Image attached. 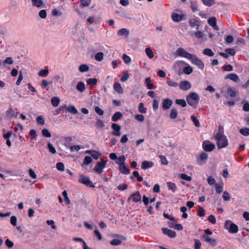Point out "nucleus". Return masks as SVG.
Segmentation results:
<instances>
[{
    "label": "nucleus",
    "mask_w": 249,
    "mask_h": 249,
    "mask_svg": "<svg viewBox=\"0 0 249 249\" xmlns=\"http://www.w3.org/2000/svg\"><path fill=\"white\" fill-rule=\"evenodd\" d=\"M193 71V68L189 65L185 67L183 69V72L186 74H190Z\"/></svg>",
    "instance_id": "c9c22d12"
},
{
    "label": "nucleus",
    "mask_w": 249,
    "mask_h": 249,
    "mask_svg": "<svg viewBox=\"0 0 249 249\" xmlns=\"http://www.w3.org/2000/svg\"><path fill=\"white\" fill-rule=\"evenodd\" d=\"M233 40V37L231 35H228L225 38V41L227 44L232 43Z\"/></svg>",
    "instance_id": "864d4df0"
},
{
    "label": "nucleus",
    "mask_w": 249,
    "mask_h": 249,
    "mask_svg": "<svg viewBox=\"0 0 249 249\" xmlns=\"http://www.w3.org/2000/svg\"><path fill=\"white\" fill-rule=\"evenodd\" d=\"M203 239L205 241L208 243L210 245L212 246H215L217 244L216 240L215 239H212L208 236L203 234L202 236Z\"/></svg>",
    "instance_id": "2eb2a0df"
},
{
    "label": "nucleus",
    "mask_w": 249,
    "mask_h": 249,
    "mask_svg": "<svg viewBox=\"0 0 249 249\" xmlns=\"http://www.w3.org/2000/svg\"><path fill=\"white\" fill-rule=\"evenodd\" d=\"M163 234L167 235L170 238H175L176 235V232L175 231L171 230L167 228H163L161 229Z\"/></svg>",
    "instance_id": "f8f14e48"
},
{
    "label": "nucleus",
    "mask_w": 249,
    "mask_h": 249,
    "mask_svg": "<svg viewBox=\"0 0 249 249\" xmlns=\"http://www.w3.org/2000/svg\"><path fill=\"white\" fill-rule=\"evenodd\" d=\"M119 171L120 172L124 175H128L130 173V170L128 168L125 164L119 165Z\"/></svg>",
    "instance_id": "5701e85b"
},
{
    "label": "nucleus",
    "mask_w": 249,
    "mask_h": 249,
    "mask_svg": "<svg viewBox=\"0 0 249 249\" xmlns=\"http://www.w3.org/2000/svg\"><path fill=\"white\" fill-rule=\"evenodd\" d=\"M226 53L230 54L231 56H234L236 52L234 49L228 48L225 50Z\"/></svg>",
    "instance_id": "13d9d810"
},
{
    "label": "nucleus",
    "mask_w": 249,
    "mask_h": 249,
    "mask_svg": "<svg viewBox=\"0 0 249 249\" xmlns=\"http://www.w3.org/2000/svg\"><path fill=\"white\" fill-rule=\"evenodd\" d=\"M215 190L217 194H221L223 191V187L219 184H215Z\"/></svg>",
    "instance_id": "6e6d98bb"
},
{
    "label": "nucleus",
    "mask_w": 249,
    "mask_h": 249,
    "mask_svg": "<svg viewBox=\"0 0 249 249\" xmlns=\"http://www.w3.org/2000/svg\"><path fill=\"white\" fill-rule=\"evenodd\" d=\"M214 138L216 141V145L218 149L226 147L228 144V140L225 135H214Z\"/></svg>",
    "instance_id": "f03ea898"
},
{
    "label": "nucleus",
    "mask_w": 249,
    "mask_h": 249,
    "mask_svg": "<svg viewBox=\"0 0 249 249\" xmlns=\"http://www.w3.org/2000/svg\"><path fill=\"white\" fill-rule=\"evenodd\" d=\"M159 158L160 159L161 162L163 165H167L168 163V162L166 158L164 156L162 155H160Z\"/></svg>",
    "instance_id": "e2e57ef3"
},
{
    "label": "nucleus",
    "mask_w": 249,
    "mask_h": 249,
    "mask_svg": "<svg viewBox=\"0 0 249 249\" xmlns=\"http://www.w3.org/2000/svg\"><path fill=\"white\" fill-rule=\"evenodd\" d=\"M91 2V0H80L81 6L82 7L89 6Z\"/></svg>",
    "instance_id": "a19ab883"
},
{
    "label": "nucleus",
    "mask_w": 249,
    "mask_h": 249,
    "mask_svg": "<svg viewBox=\"0 0 249 249\" xmlns=\"http://www.w3.org/2000/svg\"><path fill=\"white\" fill-rule=\"evenodd\" d=\"M208 23L211 27L214 26L216 23V19L215 17H211L208 20Z\"/></svg>",
    "instance_id": "ea45409f"
},
{
    "label": "nucleus",
    "mask_w": 249,
    "mask_h": 249,
    "mask_svg": "<svg viewBox=\"0 0 249 249\" xmlns=\"http://www.w3.org/2000/svg\"><path fill=\"white\" fill-rule=\"evenodd\" d=\"M227 93L231 97L233 98L236 96L237 91L233 88L229 87L227 89Z\"/></svg>",
    "instance_id": "4be33fe9"
},
{
    "label": "nucleus",
    "mask_w": 249,
    "mask_h": 249,
    "mask_svg": "<svg viewBox=\"0 0 249 249\" xmlns=\"http://www.w3.org/2000/svg\"><path fill=\"white\" fill-rule=\"evenodd\" d=\"M56 167L59 171H63L65 170L64 164L61 162H57L56 165Z\"/></svg>",
    "instance_id": "8fccbe9b"
},
{
    "label": "nucleus",
    "mask_w": 249,
    "mask_h": 249,
    "mask_svg": "<svg viewBox=\"0 0 249 249\" xmlns=\"http://www.w3.org/2000/svg\"><path fill=\"white\" fill-rule=\"evenodd\" d=\"M168 188L169 190H171L173 193H175L177 190V187L175 183L172 182H169L167 183Z\"/></svg>",
    "instance_id": "72a5a7b5"
},
{
    "label": "nucleus",
    "mask_w": 249,
    "mask_h": 249,
    "mask_svg": "<svg viewBox=\"0 0 249 249\" xmlns=\"http://www.w3.org/2000/svg\"><path fill=\"white\" fill-rule=\"evenodd\" d=\"M116 236L120 239H114L110 241V243L112 246H119L121 244L122 241H126V238L124 235L117 234Z\"/></svg>",
    "instance_id": "9b49d317"
},
{
    "label": "nucleus",
    "mask_w": 249,
    "mask_h": 249,
    "mask_svg": "<svg viewBox=\"0 0 249 249\" xmlns=\"http://www.w3.org/2000/svg\"><path fill=\"white\" fill-rule=\"evenodd\" d=\"M179 88L183 90H187L191 88V84L187 80L181 81L179 84Z\"/></svg>",
    "instance_id": "ddd939ff"
},
{
    "label": "nucleus",
    "mask_w": 249,
    "mask_h": 249,
    "mask_svg": "<svg viewBox=\"0 0 249 249\" xmlns=\"http://www.w3.org/2000/svg\"><path fill=\"white\" fill-rule=\"evenodd\" d=\"M39 16L41 18H45L47 16V12L45 10H41L39 12Z\"/></svg>",
    "instance_id": "774afa93"
},
{
    "label": "nucleus",
    "mask_w": 249,
    "mask_h": 249,
    "mask_svg": "<svg viewBox=\"0 0 249 249\" xmlns=\"http://www.w3.org/2000/svg\"><path fill=\"white\" fill-rule=\"evenodd\" d=\"M145 53L149 58H153L154 56L152 50L150 48H146L145 49Z\"/></svg>",
    "instance_id": "4c0bfd02"
},
{
    "label": "nucleus",
    "mask_w": 249,
    "mask_h": 249,
    "mask_svg": "<svg viewBox=\"0 0 249 249\" xmlns=\"http://www.w3.org/2000/svg\"><path fill=\"white\" fill-rule=\"evenodd\" d=\"M173 102L169 98H166L163 100L162 107L163 110L169 109L172 106Z\"/></svg>",
    "instance_id": "4468645a"
},
{
    "label": "nucleus",
    "mask_w": 249,
    "mask_h": 249,
    "mask_svg": "<svg viewBox=\"0 0 249 249\" xmlns=\"http://www.w3.org/2000/svg\"><path fill=\"white\" fill-rule=\"evenodd\" d=\"M219 135V136L225 135L224 127L221 125H220L219 126L218 132L215 135Z\"/></svg>",
    "instance_id": "4d7b16f0"
},
{
    "label": "nucleus",
    "mask_w": 249,
    "mask_h": 249,
    "mask_svg": "<svg viewBox=\"0 0 249 249\" xmlns=\"http://www.w3.org/2000/svg\"><path fill=\"white\" fill-rule=\"evenodd\" d=\"M123 117V114L120 112H116L112 116L111 119L113 122H116Z\"/></svg>",
    "instance_id": "a878e982"
},
{
    "label": "nucleus",
    "mask_w": 249,
    "mask_h": 249,
    "mask_svg": "<svg viewBox=\"0 0 249 249\" xmlns=\"http://www.w3.org/2000/svg\"><path fill=\"white\" fill-rule=\"evenodd\" d=\"M131 200L132 202L137 203L142 201V196L139 191H137L131 194L127 199V202Z\"/></svg>",
    "instance_id": "6e6552de"
},
{
    "label": "nucleus",
    "mask_w": 249,
    "mask_h": 249,
    "mask_svg": "<svg viewBox=\"0 0 249 249\" xmlns=\"http://www.w3.org/2000/svg\"><path fill=\"white\" fill-rule=\"evenodd\" d=\"M87 83L90 86V88H92L93 87V86L97 84V80L95 78H89L87 80Z\"/></svg>",
    "instance_id": "c85d7f7f"
},
{
    "label": "nucleus",
    "mask_w": 249,
    "mask_h": 249,
    "mask_svg": "<svg viewBox=\"0 0 249 249\" xmlns=\"http://www.w3.org/2000/svg\"><path fill=\"white\" fill-rule=\"evenodd\" d=\"M6 114L7 116L13 117L14 115V111L12 107L9 108L6 111Z\"/></svg>",
    "instance_id": "69168bd1"
},
{
    "label": "nucleus",
    "mask_w": 249,
    "mask_h": 249,
    "mask_svg": "<svg viewBox=\"0 0 249 249\" xmlns=\"http://www.w3.org/2000/svg\"><path fill=\"white\" fill-rule=\"evenodd\" d=\"M154 163L152 161L144 160L142 161L141 165V168L143 170H146L148 168L152 167Z\"/></svg>",
    "instance_id": "aec40b11"
},
{
    "label": "nucleus",
    "mask_w": 249,
    "mask_h": 249,
    "mask_svg": "<svg viewBox=\"0 0 249 249\" xmlns=\"http://www.w3.org/2000/svg\"><path fill=\"white\" fill-rule=\"evenodd\" d=\"M178 114V110L175 108H172L170 113V117L172 119H175L177 117Z\"/></svg>",
    "instance_id": "2f4dec72"
},
{
    "label": "nucleus",
    "mask_w": 249,
    "mask_h": 249,
    "mask_svg": "<svg viewBox=\"0 0 249 249\" xmlns=\"http://www.w3.org/2000/svg\"><path fill=\"white\" fill-rule=\"evenodd\" d=\"M175 103L182 107H185L187 105L186 101L184 99H176Z\"/></svg>",
    "instance_id": "79ce46f5"
},
{
    "label": "nucleus",
    "mask_w": 249,
    "mask_h": 249,
    "mask_svg": "<svg viewBox=\"0 0 249 249\" xmlns=\"http://www.w3.org/2000/svg\"><path fill=\"white\" fill-rule=\"evenodd\" d=\"M107 161L102 159L100 161H98L93 170L98 174H101L103 172V169L106 167Z\"/></svg>",
    "instance_id": "20e7f679"
},
{
    "label": "nucleus",
    "mask_w": 249,
    "mask_h": 249,
    "mask_svg": "<svg viewBox=\"0 0 249 249\" xmlns=\"http://www.w3.org/2000/svg\"><path fill=\"white\" fill-rule=\"evenodd\" d=\"M123 59L125 63L128 64L131 61V58L125 54H124L123 55Z\"/></svg>",
    "instance_id": "680f3d73"
},
{
    "label": "nucleus",
    "mask_w": 249,
    "mask_h": 249,
    "mask_svg": "<svg viewBox=\"0 0 249 249\" xmlns=\"http://www.w3.org/2000/svg\"><path fill=\"white\" fill-rule=\"evenodd\" d=\"M225 79H229L233 82H238L239 81V78L238 76L234 73H230L226 75L225 78Z\"/></svg>",
    "instance_id": "a211bd4d"
},
{
    "label": "nucleus",
    "mask_w": 249,
    "mask_h": 249,
    "mask_svg": "<svg viewBox=\"0 0 249 249\" xmlns=\"http://www.w3.org/2000/svg\"><path fill=\"white\" fill-rule=\"evenodd\" d=\"M95 124H96L97 128H102V127H104V126H105L103 121L102 120L99 119H97L96 120Z\"/></svg>",
    "instance_id": "de8ad7c7"
},
{
    "label": "nucleus",
    "mask_w": 249,
    "mask_h": 249,
    "mask_svg": "<svg viewBox=\"0 0 249 249\" xmlns=\"http://www.w3.org/2000/svg\"><path fill=\"white\" fill-rule=\"evenodd\" d=\"M208 154L205 152H202L199 157L197 158V163L199 164H202L204 161L208 159Z\"/></svg>",
    "instance_id": "dca6fc26"
},
{
    "label": "nucleus",
    "mask_w": 249,
    "mask_h": 249,
    "mask_svg": "<svg viewBox=\"0 0 249 249\" xmlns=\"http://www.w3.org/2000/svg\"><path fill=\"white\" fill-rule=\"evenodd\" d=\"M42 135L44 137L50 138L51 137V134L47 129L44 128L42 130Z\"/></svg>",
    "instance_id": "a18cd8bd"
},
{
    "label": "nucleus",
    "mask_w": 249,
    "mask_h": 249,
    "mask_svg": "<svg viewBox=\"0 0 249 249\" xmlns=\"http://www.w3.org/2000/svg\"><path fill=\"white\" fill-rule=\"evenodd\" d=\"M111 128L113 131L111 132V135L114 136H120L121 133V126L116 123H113L111 124Z\"/></svg>",
    "instance_id": "9d476101"
},
{
    "label": "nucleus",
    "mask_w": 249,
    "mask_h": 249,
    "mask_svg": "<svg viewBox=\"0 0 249 249\" xmlns=\"http://www.w3.org/2000/svg\"><path fill=\"white\" fill-rule=\"evenodd\" d=\"M67 110L68 111L70 112V113H71L73 114H76L78 113L77 109L73 105H71V106H69L67 108Z\"/></svg>",
    "instance_id": "473e14b6"
},
{
    "label": "nucleus",
    "mask_w": 249,
    "mask_h": 249,
    "mask_svg": "<svg viewBox=\"0 0 249 249\" xmlns=\"http://www.w3.org/2000/svg\"><path fill=\"white\" fill-rule=\"evenodd\" d=\"M186 99L188 105L196 108L198 105L200 98L198 94L193 92L189 94Z\"/></svg>",
    "instance_id": "f257e3e1"
},
{
    "label": "nucleus",
    "mask_w": 249,
    "mask_h": 249,
    "mask_svg": "<svg viewBox=\"0 0 249 249\" xmlns=\"http://www.w3.org/2000/svg\"><path fill=\"white\" fill-rule=\"evenodd\" d=\"M32 2L33 6L37 8H41L43 4L42 0H32Z\"/></svg>",
    "instance_id": "c756f323"
},
{
    "label": "nucleus",
    "mask_w": 249,
    "mask_h": 249,
    "mask_svg": "<svg viewBox=\"0 0 249 249\" xmlns=\"http://www.w3.org/2000/svg\"><path fill=\"white\" fill-rule=\"evenodd\" d=\"M138 110L140 113H145L146 112V108L144 107V104L143 103H140Z\"/></svg>",
    "instance_id": "49530a36"
},
{
    "label": "nucleus",
    "mask_w": 249,
    "mask_h": 249,
    "mask_svg": "<svg viewBox=\"0 0 249 249\" xmlns=\"http://www.w3.org/2000/svg\"><path fill=\"white\" fill-rule=\"evenodd\" d=\"M202 147L205 151L211 152L215 149V145L210 141H205L202 143Z\"/></svg>",
    "instance_id": "1a4fd4ad"
},
{
    "label": "nucleus",
    "mask_w": 249,
    "mask_h": 249,
    "mask_svg": "<svg viewBox=\"0 0 249 249\" xmlns=\"http://www.w3.org/2000/svg\"><path fill=\"white\" fill-rule=\"evenodd\" d=\"M151 79L150 77H146L145 79V83L146 84V87L149 89H154V84L151 83Z\"/></svg>",
    "instance_id": "bb28decb"
},
{
    "label": "nucleus",
    "mask_w": 249,
    "mask_h": 249,
    "mask_svg": "<svg viewBox=\"0 0 249 249\" xmlns=\"http://www.w3.org/2000/svg\"><path fill=\"white\" fill-rule=\"evenodd\" d=\"M86 153L89 154L90 156L95 160H98L102 155L100 152L95 150H88L86 151Z\"/></svg>",
    "instance_id": "6ab92c4d"
},
{
    "label": "nucleus",
    "mask_w": 249,
    "mask_h": 249,
    "mask_svg": "<svg viewBox=\"0 0 249 249\" xmlns=\"http://www.w3.org/2000/svg\"><path fill=\"white\" fill-rule=\"evenodd\" d=\"M89 70V67L86 64H81L79 68V71L81 72L87 71Z\"/></svg>",
    "instance_id": "58836bf2"
},
{
    "label": "nucleus",
    "mask_w": 249,
    "mask_h": 249,
    "mask_svg": "<svg viewBox=\"0 0 249 249\" xmlns=\"http://www.w3.org/2000/svg\"><path fill=\"white\" fill-rule=\"evenodd\" d=\"M191 119L192 121L195 124V125L197 127H199L200 126V124L199 121L197 120L196 117L194 115H192L191 116Z\"/></svg>",
    "instance_id": "37998d69"
},
{
    "label": "nucleus",
    "mask_w": 249,
    "mask_h": 249,
    "mask_svg": "<svg viewBox=\"0 0 249 249\" xmlns=\"http://www.w3.org/2000/svg\"><path fill=\"white\" fill-rule=\"evenodd\" d=\"M92 160L90 157L86 156L84 158L83 163L85 165H89L92 162Z\"/></svg>",
    "instance_id": "5fc2aeb1"
},
{
    "label": "nucleus",
    "mask_w": 249,
    "mask_h": 249,
    "mask_svg": "<svg viewBox=\"0 0 249 249\" xmlns=\"http://www.w3.org/2000/svg\"><path fill=\"white\" fill-rule=\"evenodd\" d=\"M224 228L227 229L231 233H236L238 231V227L237 225L231 223L230 220H226L224 224Z\"/></svg>",
    "instance_id": "7ed1b4c3"
},
{
    "label": "nucleus",
    "mask_w": 249,
    "mask_h": 249,
    "mask_svg": "<svg viewBox=\"0 0 249 249\" xmlns=\"http://www.w3.org/2000/svg\"><path fill=\"white\" fill-rule=\"evenodd\" d=\"M197 215L200 217H203L205 215V211L203 207L199 206L197 211Z\"/></svg>",
    "instance_id": "3c124183"
},
{
    "label": "nucleus",
    "mask_w": 249,
    "mask_h": 249,
    "mask_svg": "<svg viewBox=\"0 0 249 249\" xmlns=\"http://www.w3.org/2000/svg\"><path fill=\"white\" fill-rule=\"evenodd\" d=\"M78 181L82 184L85 185L87 186L94 188L95 186L93 185L92 182L90 180L89 178L85 176L84 175H80Z\"/></svg>",
    "instance_id": "39448f33"
},
{
    "label": "nucleus",
    "mask_w": 249,
    "mask_h": 249,
    "mask_svg": "<svg viewBox=\"0 0 249 249\" xmlns=\"http://www.w3.org/2000/svg\"><path fill=\"white\" fill-rule=\"evenodd\" d=\"M239 132L244 136H249V128H241L239 130Z\"/></svg>",
    "instance_id": "e433bc0d"
},
{
    "label": "nucleus",
    "mask_w": 249,
    "mask_h": 249,
    "mask_svg": "<svg viewBox=\"0 0 249 249\" xmlns=\"http://www.w3.org/2000/svg\"><path fill=\"white\" fill-rule=\"evenodd\" d=\"M37 124L41 125H44L45 124V120L43 119L42 116H38L36 119Z\"/></svg>",
    "instance_id": "bf43d9fd"
},
{
    "label": "nucleus",
    "mask_w": 249,
    "mask_h": 249,
    "mask_svg": "<svg viewBox=\"0 0 249 249\" xmlns=\"http://www.w3.org/2000/svg\"><path fill=\"white\" fill-rule=\"evenodd\" d=\"M180 178L183 180H185L188 181H190L192 180V177L188 176L186 174L182 173L180 175Z\"/></svg>",
    "instance_id": "603ef678"
},
{
    "label": "nucleus",
    "mask_w": 249,
    "mask_h": 249,
    "mask_svg": "<svg viewBox=\"0 0 249 249\" xmlns=\"http://www.w3.org/2000/svg\"><path fill=\"white\" fill-rule=\"evenodd\" d=\"M76 89L79 91L82 92L85 89V85L84 82H79L76 85Z\"/></svg>",
    "instance_id": "cd10ccee"
},
{
    "label": "nucleus",
    "mask_w": 249,
    "mask_h": 249,
    "mask_svg": "<svg viewBox=\"0 0 249 249\" xmlns=\"http://www.w3.org/2000/svg\"><path fill=\"white\" fill-rule=\"evenodd\" d=\"M203 53L204 55L209 56H213L214 55V53L213 52V51L209 48H206L203 51Z\"/></svg>",
    "instance_id": "f704fd0d"
},
{
    "label": "nucleus",
    "mask_w": 249,
    "mask_h": 249,
    "mask_svg": "<svg viewBox=\"0 0 249 249\" xmlns=\"http://www.w3.org/2000/svg\"><path fill=\"white\" fill-rule=\"evenodd\" d=\"M189 25L191 27H196V29L198 30L200 26V21L196 19H191L189 21Z\"/></svg>",
    "instance_id": "f3484780"
},
{
    "label": "nucleus",
    "mask_w": 249,
    "mask_h": 249,
    "mask_svg": "<svg viewBox=\"0 0 249 249\" xmlns=\"http://www.w3.org/2000/svg\"><path fill=\"white\" fill-rule=\"evenodd\" d=\"M104 53L102 52L97 53L95 55V59L98 61H101L103 59Z\"/></svg>",
    "instance_id": "c03bdc74"
},
{
    "label": "nucleus",
    "mask_w": 249,
    "mask_h": 249,
    "mask_svg": "<svg viewBox=\"0 0 249 249\" xmlns=\"http://www.w3.org/2000/svg\"><path fill=\"white\" fill-rule=\"evenodd\" d=\"M176 54L178 56L186 58L189 60L192 58L194 54L190 53L183 49L182 48H178L176 51Z\"/></svg>",
    "instance_id": "423d86ee"
},
{
    "label": "nucleus",
    "mask_w": 249,
    "mask_h": 249,
    "mask_svg": "<svg viewBox=\"0 0 249 249\" xmlns=\"http://www.w3.org/2000/svg\"><path fill=\"white\" fill-rule=\"evenodd\" d=\"M117 35L120 36H124L127 37L129 35V31L126 28H122L118 30Z\"/></svg>",
    "instance_id": "412c9836"
},
{
    "label": "nucleus",
    "mask_w": 249,
    "mask_h": 249,
    "mask_svg": "<svg viewBox=\"0 0 249 249\" xmlns=\"http://www.w3.org/2000/svg\"><path fill=\"white\" fill-rule=\"evenodd\" d=\"M204 5L211 6L214 3V0H202Z\"/></svg>",
    "instance_id": "0e129e2a"
},
{
    "label": "nucleus",
    "mask_w": 249,
    "mask_h": 249,
    "mask_svg": "<svg viewBox=\"0 0 249 249\" xmlns=\"http://www.w3.org/2000/svg\"><path fill=\"white\" fill-rule=\"evenodd\" d=\"M51 103L53 106L54 107H57L60 103V99L57 97H53L51 99Z\"/></svg>",
    "instance_id": "7c9ffc66"
},
{
    "label": "nucleus",
    "mask_w": 249,
    "mask_h": 249,
    "mask_svg": "<svg viewBox=\"0 0 249 249\" xmlns=\"http://www.w3.org/2000/svg\"><path fill=\"white\" fill-rule=\"evenodd\" d=\"M48 73L49 70L48 69H42L39 71L38 75L41 77H45L48 74Z\"/></svg>",
    "instance_id": "09e8293b"
},
{
    "label": "nucleus",
    "mask_w": 249,
    "mask_h": 249,
    "mask_svg": "<svg viewBox=\"0 0 249 249\" xmlns=\"http://www.w3.org/2000/svg\"><path fill=\"white\" fill-rule=\"evenodd\" d=\"M182 18V16L177 13H173L172 15V19L174 22H178L181 21Z\"/></svg>",
    "instance_id": "b1692460"
},
{
    "label": "nucleus",
    "mask_w": 249,
    "mask_h": 249,
    "mask_svg": "<svg viewBox=\"0 0 249 249\" xmlns=\"http://www.w3.org/2000/svg\"><path fill=\"white\" fill-rule=\"evenodd\" d=\"M192 63L196 65L197 68L201 70L204 68V64L202 60L199 59L196 55H193L192 58L190 60Z\"/></svg>",
    "instance_id": "0eeeda50"
},
{
    "label": "nucleus",
    "mask_w": 249,
    "mask_h": 249,
    "mask_svg": "<svg viewBox=\"0 0 249 249\" xmlns=\"http://www.w3.org/2000/svg\"><path fill=\"white\" fill-rule=\"evenodd\" d=\"M48 147L50 152L52 153V154L56 153V150H55V148L50 142H49L48 143Z\"/></svg>",
    "instance_id": "052dcab7"
},
{
    "label": "nucleus",
    "mask_w": 249,
    "mask_h": 249,
    "mask_svg": "<svg viewBox=\"0 0 249 249\" xmlns=\"http://www.w3.org/2000/svg\"><path fill=\"white\" fill-rule=\"evenodd\" d=\"M195 249H200L201 247L200 241L198 239H195Z\"/></svg>",
    "instance_id": "338daca9"
},
{
    "label": "nucleus",
    "mask_w": 249,
    "mask_h": 249,
    "mask_svg": "<svg viewBox=\"0 0 249 249\" xmlns=\"http://www.w3.org/2000/svg\"><path fill=\"white\" fill-rule=\"evenodd\" d=\"M114 89L118 93H122L123 92V89H122L121 84L118 82H115L113 85Z\"/></svg>",
    "instance_id": "393cba45"
}]
</instances>
